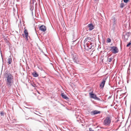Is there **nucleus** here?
<instances>
[{"mask_svg":"<svg viewBox=\"0 0 131 131\" xmlns=\"http://www.w3.org/2000/svg\"><path fill=\"white\" fill-rule=\"evenodd\" d=\"M7 75L6 84L8 86H10L11 85L12 82L13 81V77L10 74H8Z\"/></svg>","mask_w":131,"mask_h":131,"instance_id":"1","label":"nucleus"},{"mask_svg":"<svg viewBox=\"0 0 131 131\" xmlns=\"http://www.w3.org/2000/svg\"><path fill=\"white\" fill-rule=\"evenodd\" d=\"M89 95L91 98H93L94 100H97L99 101H102V99L101 100L100 99L96 96V95L93 93V92L89 93Z\"/></svg>","mask_w":131,"mask_h":131,"instance_id":"2","label":"nucleus"},{"mask_svg":"<svg viewBox=\"0 0 131 131\" xmlns=\"http://www.w3.org/2000/svg\"><path fill=\"white\" fill-rule=\"evenodd\" d=\"M109 48H111V49L110 50L114 54H116L118 52V49L116 47H110Z\"/></svg>","mask_w":131,"mask_h":131,"instance_id":"3","label":"nucleus"},{"mask_svg":"<svg viewBox=\"0 0 131 131\" xmlns=\"http://www.w3.org/2000/svg\"><path fill=\"white\" fill-rule=\"evenodd\" d=\"M111 122V119L110 117H107L104 121V124L105 125H108L110 124Z\"/></svg>","mask_w":131,"mask_h":131,"instance_id":"4","label":"nucleus"},{"mask_svg":"<svg viewBox=\"0 0 131 131\" xmlns=\"http://www.w3.org/2000/svg\"><path fill=\"white\" fill-rule=\"evenodd\" d=\"M106 79L107 78H104L103 79L102 82L101 83L100 85V86L101 88H104Z\"/></svg>","mask_w":131,"mask_h":131,"instance_id":"5","label":"nucleus"},{"mask_svg":"<svg viewBox=\"0 0 131 131\" xmlns=\"http://www.w3.org/2000/svg\"><path fill=\"white\" fill-rule=\"evenodd\" d=\"M72 59L73 62L75 63H78L79 61L78 60L77 57L76 55H73L72 56Z\"/></svg>","mask_w":131,"mask_h":131,"instance_id":"6","label":"nucleus"},{"mask_svg":"<svg viewBox=\"0 0 131 131\" xmlns=\"http://www.w3.org/2000/svg\"><path fill=\"white\" fill-rule=\"evenodd\" d=\"M100 113L101 112L100 111H98L97 110H95L91 112L90 114L91 115H94L97 114H100Z\"/></svg>","mask_w":131,"mask_h":131,"instance_id":"7","label":"nucleus"},{"mask_svg":"<svg viewBox=\"0 0 131 131\" xmlns=\"http://www.w3.org/2000/svg\"><path fill=\"white\" fill-rule=\"evenodd\" d=\"M88 27L89 28V30L90 31L92 30L94 28V26L92 23L89 24Z\"/></svg>","mask_w":131,"mask_h":131,"instance_id":"8","label":"nucleus"},{"mask_svg":"<svg viewBox=\"0 0 131 131\" xmlns=\"http://www.w3.org/2000/svg\"><path fill=\"white\" fill-rule=\"evenodd\" d=\"M40 30L43 31H45L46 30V27L44 25H42L39 27Z\"/></svg>","mask_w":131,"mask_h":131,"instance_id":"9","label":"nucleus"},{"mask_svg":"<svg viewBox=\"0 0 131 131\" xmlns=\"http://www.w3.org/2000/svg\"><path fill=\"white\" fill-rule=\"evenodd\" d=\"M130 32H128L126 33L125 35H124V38L126 40H128V37L130 35Z\"/></svg>","mask_w":131,"mask_h":131,"instance_id":"10","label":"nucleus"},{"mask_svg":"<svg viewBox=\"0 0 131 131\" xmlns=\"http://www.w3.org/2000/svg\"><path fill=\"white\" fill-rule=\"evenodd\" d=\"M61 96L63 98L66 99L68 100L69 99V98L68 97H67V96L64 94V93H61Z\"/></svg>","mask_w":131,"mask_h":131,"instance_id":"11","label":"nucleus"},{"mask_svg":"<svg viewBox=\"0 0 131 131\" xmlns=\"http://www.w3.org/2000/svg\"><path fill=\"white\" fill-rule=\"evenodd\" d=\"M32 74L33 75V77H36L38 76V74L35 71L33 72L32 73Z\"/></svg>","mask_w":131,"mask_h":131,"instance_id":"12","label":"nucleus"},{"mask_svg":"<svg viewBox=\"0 0 131 131\" xmlns=\"http://www.w3.org/2000/svg\"><path fill=\"white\" fill-rule=\"evenodd\" d=\"M8 63L9 64H10L12 62V59L11 57V56H9V57L8 59Z\"/></svg>","mask_w":131,"mask_h":131,"instance_id":"13","label":"nucleus"},{"mask_svg":"<svg viewBox=\"0 0 131 131\" xmlns=\"http://www.w3.org/2000/svg\"><path fill=\"white\" fill-rule=\"evenodd\" d=\"M24 33L25 36H28V33L27 29H24Z\"/></svg>","mask_w":131,"mask_h":131,"instance_id":"14","label":"nucleus"},{"mask_svg":"<svg viewBox=\"0 0 131 131\" xmlns=\"http://www.w3.org/2000/svg\"><path fill=\"white\" fill-rule=\"evenodd\" d=\"M91 39V38H90L89 37H87L85 39V40H84V41H88V42H89Z\"/></svg>","mask_w":131,"mask_h":131,"instance_id":"15","label":"nucleus"},{"mask_svg":"<svg viewBox=\"0 0 131 131\" xmlns=\"http://www.w3.org/2000/svg\"><path fill=\"white\" fill-rule=\"evenodd\" d=\"M113 59V58L112 57H111L110 58H108V62H111L112 61Z\"/></svg>","mask_w":131,"mask_h":131,"instance_id":"16","label":"nucleus"},{"mask_svg":"<svg viewBox=\"0 0 131 131\" xmlns=\"http://www.w3.org/2000/svg\"><path fill=\"white\" fill-rule=\"evenodd\" d=\"M124 4L123 3H121L120 5V7L123 8L124 7Z\"/></svg>","mask_w":131,"mask_h":131,"instance_id":"17","label":"nucleus"},{"mask_svg":"<svg viewBox=\"0 0 131 131\" xmlns=\"http://www.w3.org/2000/svg\"><path fill=\"white\" fill-rule=\"evenodd\" d=\"M31 85H32V86L34 87H36V84L34 83H33L31 84Z\"/></svg>","mask_w":131,"mask_h":131,"instance_id":"18","label":"nucleus"},{"mask_svg":"<svg viewBox=\"0 0 131 131\" xmlns=\"http://www.w3.org/2000/svg\"><path fill=\"white\" fill-rule=\"evenodd\" d=\"M111 40L110 38H108L107 40V42L108 43H109L111 42Z\"/></svg>","mask_w":131,"mask_h":131,"instance_id":"19","label":"nucleus"},{"mask_svg":"<svg viewBox=\"0 0 131 131\" xmlns=\"http://www.w3.org/2000/svg\"><path fill=\"white\" fill-rule=\"evenodd\" d=\"M0 114L1 116H3L4 115L5 113L4 112H1Z\"/></svg>","mask_w":131,"mask_h":131,"instance_id":"20","label":"nucleus"},{"mask_svg":"<svg viewBox=\"0 0 131 131\" xmlns=\"http://www.w3.org/2000/svg\"><path fill=\"white\" fill-rule=\"evenodd\" d=\"M131 43L130 42H129V43H128V44L127 45V46H127V47H129V46L130 45H131Z\"/></svg>","mask_w":131,"mask_h":131,"instance_id":"21","label":"nucleus"},{"mask_svg":"<svg viewBox=\"0 0 131 131\" xmlns=\"http://www.w3.org/2000/svg\"><path fill=\"white\" fill-rule=\"evenodd\" d=\"M129 0H123L124 3H127Z\"/></svg>","mask_w":131,"mask_h":131,"instance_id":"22","label":"nucleus"},{"mask_svg":"<svg viewBox=\"0 0 131 131\" xmlns=\"http://www.w3.org/2000/svg\"><path fill=\"white\" fill-rule=\"evenodd\" d=\"M87 47H88L90 49H91V48H92V45L89 46H88L87 45Z\"/></svg>","mask_w":131,"mask_h":131,"instance_id":"23","label":"nucleus"},{"mask_svg":"<svg viewBox=\"0 0 131 131\" xmlns=\"http://www.w3.org/2000/svg\"><path fill=\"white\" fill-rule=\"evenodd\" d=\"M28 36H25L26 39V40H28Z\"/></svg>","mask_w":131,"mask_h":131,"instance_id":"24","label":"nucleus"},{"mask_svg":"<svg viewBox=\"0 0 131 131\" xmlns=\"http://www.w3.org/2000/svg\"><path fill=\"white\" fill-rule=\"evenodd\" d=\"M25 119H28L29 118H27V117H26H26H25Z\"/></svg>","mask_w":131,"mask_h":131,"instance_id":"25","label":"nucleus"},{"mask_svg":"<svg viewBox=\"0 0 131 131\" xmlns=\"http://www.w3.org/2000/svg\"><path fill=\"white\" fill-rule=\"evenodd\" d=\"M99 0H94V1H99Z\"/></svg>","mask_w":131,"mask_h":131,"instance_id":"26","label":"nucleus"},{"mask_svg":"<svg viewBox=\"0 0 131 131\" xmlns=\"http://www.w3.org/2000/svg\"><path fill=\"white\" fill-rule=\"evenodd\" d=\"M130 125H129V126H128V128H129V127H130Z\"/></svg>","mask_w":131,"mask_h":131,"instance_id":"27","label":"nucleus"},{"mask_svg":"<svg viewBox=\"0 0 131 131\" xmlns=\"http://www.w3.org/2000/svg\"><path fill=\"white\" fill-rule=\"evenodd\" d=\"M115 19H114V24H115Z\"/></svg>","mask_w":131,"mask_h":131,"instance_id":"28","label":"nucleus"},{"mask_svg":"<svg viewBox=\"0 0 131 131\" xmlns=\"http://www.w3.org/2000/svg\"><path fill=\"white\" fill-rule=\"evenodd\" d=\"M111 97L110 96V97H109V98H111Z\"/></svg>","mask_w":131,"mask_h":131,"instance_id":"29","label":"nucleus"},{"mask_svg":"<svg viewBox=\"0 0 131 131\" xmlns=\"http://www.w3.org/2000/svg\"><path fill=\"white\" fill-rule=\"evenodd\" d=\"M22 35L23 36V37H24V34H23Z\"/></svg>","mask_w":131,"mask_h":131,"instance_id":"30","label":"nucleus"},{"mask_svg":"<svg viewBox=\"0 0 131 131\" xmlns=\"http://www.w3.org/2000/svg\"><path fill=\"white\" fill-rule=\"evenodd\" d=\"M30 118V119H33V118Z\"/></svg>","mask_w":131,"mask_h":131,"instance_id":"31","label":"nucleus"},{"mask_svg":"<svg viewBox=\"0 0 131 131\" xmlns=\"http://www.w3.org/2000/svg\"><path fill=\"white\" fill-rule=\"evenodd\" d=\"M98 126H97V127L96 128H98Z\"/></svg>","mask_w":131,"mask_h":131,"instance_id":"32","label":"nucleus"},{"mask_svg":"<svg viewBox=\"0 0 131 131\" xmlns=\"http://www.w3.org/2000/svg\"><path fill=\"white\" fill-rule=\"evenodd\" d=\"M39 113V114H41L40 113Z\"/></svg>","mask_w":131,"mask_h":131,"instance_id":"33","label":"nucleus"}]
</instances>
